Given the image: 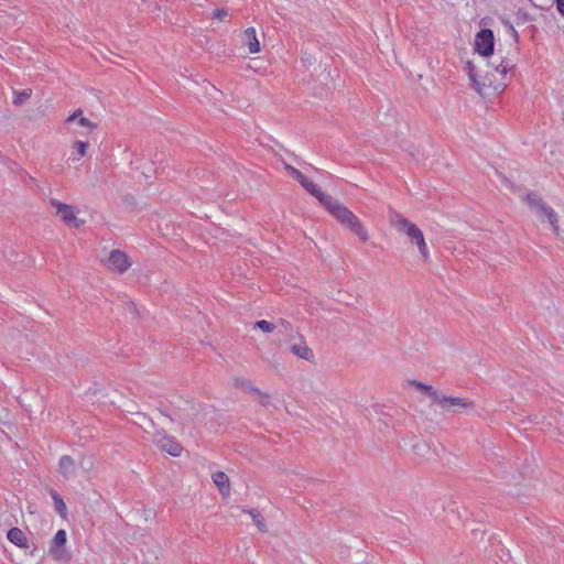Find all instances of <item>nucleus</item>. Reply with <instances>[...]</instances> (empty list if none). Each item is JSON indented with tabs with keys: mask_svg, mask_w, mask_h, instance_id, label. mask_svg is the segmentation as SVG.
Returning a JSON list of instances; mask_svg holds the SVG:
<instances>
[{
	"mask_svg": "<svg viewBox=\"0 0 564 564\" xmlns=\"http://www.w3.org/2000/svg\"><path fill=\"white\" fill-rule=\"evenodd\" d=\"M557 11L564 17V0H555Z\"/></svg>",
	"mask_w": 564,
	"mask_h": 564,
	"instance_id": "nucleus-27",
	"label": "nucleus"
},
{
	"mask_svg": "<svg viewBox=\"0 0 564 564\" xmlns=\"http://www.w3.org/2000/svg\"><path fill=\"white\" fill-rule=\"evenodd\" d=\"M228 15V11L226 9H217L213 13V18L219 21H223Z\"/></svg>",
	"mask_w": 564,
	"mask_h": 564,
	"instance_id": "nucleus-25",
	"label": "nucleus"
},
{
	"mask_svg": "<svg viewBox=\"0 0 564 564\" xmlns=\"http://www.w3.org/2000/svg\"><path fill=\"white\" fill-rule=\"evenodd\" d=\"M66 541H67V535H66V531L65 530H58L52 542H51V546H50V553L52 554V556L56 560H61L64 555V552L62 550V547L66 544Z\"/></svg>",
	"mask_w": 564,
	"mask_h": 564,
	"instance_id": "nucleus-10",
	"label": "nucleus"
},
{
	"mask_svg": "<svg viewBox=\"0 0 564 564\" xmlns=\"http://www.w3.org/2000/svg\"><path fill=\"white\" fill-rule=\"evenodd\" d=\"M511 67L512 65L509 63L501 62L499 65L495 66L492 70L488 69L485 75L481 76L471 62L468 61L465 64V70L468 74L471 86L480 95H485L488 88H492L496 91L502 90L505 87L502 79Z\"/></svg>",
	"mask_w": 564,
	"mask_h": 564,
	"instance_id": "nucleus-2",
	"label": "nucleus"
},
{
	"mask_svg": "<svg viewBox=\"0 0 564 564\" xmlns=\"http://www.w3.org/2000/svg\"><path fill=\"white\" fill-rule=\"evenodd\" d=\"M8 540L14 545L23 549H28L26 538L23 531L19 528H12L7 534Z\"/></svg>",
	"mask_w": 564,
	"mask_h": 564,
	"instance_id": "nucleus-17",
	"label": "nucleus"
},
{
	"mask_svg": "<svg viewBox=\"0 0 564 564\" xmlns=\"http://www.w3.org/2000/svg\"><path fill=\"white\" fill-rule=\"evenodd\" d=\"M524 199L532 210L538 209L539 205L543 203L542 199L536 197L534 194H528Z\"/></svg>",
	"mask_w": 564,
	"mask_h": 564,
	"instance_id": "nucleus-23",
	"label": "nucleus"
},
{
	"mask_svg": "<svg viewBox=\"0 0 564 564\" xmlns=\"http://www.w3.org/2000/svg\"><path fill=\"white\" fill-rule=\"evenodd\" d=\"M494 33L489 29L480 30L475 37V51L481 56H489L494 53Z\"/></svg>",
	"mask_w": 564,
	"mask_h": 564,
	"instance_id": "nucleus-8",
	"label": "nucleus"
},
{
	"mask_svg": "<svg viewBox=\"0 0 564 564\" xmlns=\"http://www.w3.org/2000/svg\"><path fill=\"white\" fill-rule=\"evenodd\" d=\"M154 442L160 449L169 453L172 456L177 457L182 453V446L176 441L163 435L162 433L154 435Z\"/></svg>",
	"mask_w": 564,
	"mask_h": 564,
	"instance_id": "nucleus-9",
	"label": "nucleus"
},
{
	"mask_svg": "<svg viewBox=\"0 0 564 564\" xmlns=\"http://www.w3.org/2000/svg\"><path fill=\"white\" fill-rule=\"evenodd\" d=\"M51 496L54 501L55 510L57 511V513L61 517L65 518L66 512H67V507H66L63 498L56 491H52Z\"/></svg>",
	"mask_w": 564,
	"mask_h": 564,
	"instance_id": "nucleus-18",
	"label": "nucleus"
},
{
	"mask_svg": "<svg viewBox=\"0 0 564 564\" xmlns=\"http://www.w3.org/2000/svg\"><path fill=\"white\" fill-rule=\"evenodd\" d=\"M243 44L248 47L249 53L256 54L261 50L260 42L257 37V32L254 28H248L243 31Z\"/></svg>",
	"mask_w": 564,
	"mask_h": 564,
	"instance_id": "nucleus-13",
	"label": "nucleus"
},
{
	"mask_svg": "<svg viewBox=\"0 0 564 564\" xmlns=\"http://www.w3.org/2000/svg\"><path fill=\"white\" fill-rule=\"evenodd\" d=\"M391 225L397 231L404 234L413 245L419 249L422 259L425 261L429 258V248L425 242L422 230L409 219L403 216L395 214L391 217Z\"/></svg>",
	"mask_w": 564,
	"mask_h": 564,
	"instance_id": "nucleus-3",
	"label": "nucleus"
},
{
	"mask_svg": "<svg viewBox=\"0 0 564 564\" xmlns=\"http://www.w3.org/2000/svg\"><path fill=\"white\" fill-rule=\"evenodd\" d=\"M106 264L111 271L117 273H124L131 268L132 261L126 252L121 250H112L107 259Z\"/></svg>",
	"mask_w": 564,
	"mask_h": 564,
	"instance_id": "nucleus-7",
	"label": "nucleus"
},
{
	"mask_svg": "<svg viewBox=\"0 0 564 564\" xmlns=\"http://www.w3.org/2000/svg\"><path fill=\"white\" fill-rule=\"evenodd\" d=\"M254 326L265 333H272L275 329L274 324L264 319L258 321Z\"/></svg>",
	"mask_w": 564,
	"mask_h": 564,
	"instance_id": "nucleus-24",
	"label": "nucleus"
},
{
	"mask_svg": "<svg viewBox=\"0 0 564 564\" xmlns=\"http://www.w3.org/2000/svg\"><path fill=\"white\" fill-rule=\"evenodd\" d=\"M280 326L283 328L285 333L292 332V325L285 319L280 321Z\"/></svg>",
	"mask_w": 564,
	"mask_h": 564,
	"instance_id": "nucleus-26",
	"label": "nucleus"
},
{
	"mask_svg": "<svg viewBox=\"0 0 564 564\" xmlns=\"http://www.w3.org/2000/svg\"><path fill=\"white\" fill-rule=\"evenodd\" d=\"M433 402L446 411H451L452 409L469 410L475 408V402L470 399L446 397L441 392H433Z\"/></svg>",
	"mask_w": 564,
	"mask_h": 564,
	"instance_id": "nucleus-5",
	"label": "nucleus"
},
{
	"mask_svg": "<svg viewBox=\"0 0 564 564\" xmlns=\"http://www.w3.org/2000/svg\"><path fill=\"white\" fill-rule=\"evenodd\" d=\"M290 350L293 355L301 359L311 361L314 358L313 350L305 345L304 340L300 338V343H294L290 346Z\"/></svg>",
	"mask_w": 564,
	"mask_h": 564,
	"instance_id": "nucleus-16",
	"label": "nucleus"
},
{
	"mask_svg": "<svg viewBox=\"0 0 564 564\" xmlns=\"http://www.w3.org/2000/svg\"><path fill=\"white\" fill-rule=\"evenodd\" d=\"M51 205L55 208L57 217L68 226L78 228L84 224V220L77 218L73 206L59 203L56 199H52Z\"/></svg>",
	"mask_w": 564,
	"mask_h": 564,
	"instance_id": "nucleus-6",
	"label": "nucleus"
},
{
	"mask_svg": "<svg viewBox=\"0 0 564 564\" xmlns=\"http://www.w3.org/2000/svg\"><path fill=\"white\" fill-rule=\"evenodd\" d=\"M58 471L64 478L70 479L77 474V464L70 456H62L58 463Z\"/></svg>",
	"mask_w": 564,
	"mask_h": 564,
	"instance_id": "nucleus-11",
	"label": "nucleus"
},
{
	"mask_svg": "<svg viewBox=\"0 0 564 564\" xmlns=\"http://www.w3.org/2000/svg\"><path fill=\"white\" fill-rule=\"evenodd\" d=\"M409 383L412 387L426 392L432 400H433V392H437L436 390L433 389L432 386H427V384L416 381V380H411V381H409Z\"/></svg>",
	"mask_w": 564,
	"mask_h": 564,
	"instance_id": "nucleus-21",
	"label": "nucleus"
},
{
	"mask_svg": "<svg viewBox=\"0 0 564 564\" xmlns=\"http://www.w3.org/2000/svg\"><path fill=\"white\" fill-rule=\"evenodd\" d=\"M89 142L83 140H75L70 145V154L68 161L76 163L80 161L87 153Z\"/></svg>",
	"mask_w": 564,
	"mask_h": 564,
	"instance_id": "nucleus-14",
	"label": "nucleus"
},
{
	"mask_svg": "<svg viewBox=\"0 0 564 564\" xmlns=\"http://www.w3.org/2000/svg\"><path fill=\"white\" fill-rule=\"evenodd\" d=\"M80 468L84 473H89L94 468V459L93 457H82L78 463L77 468Z\"/></svg>",
	"mask_w": 564,
	"mask_h": 564,
	"instance_id": "nucleus-22",
	"label": "nucleus"
},
{
	"mask_svg": "<svg viewBox=\"0 0 564 564\" xmlns=\"http://www.w3.org/2000/svg\"><path fill=\"white\" fill-rule=\"evenodd\" d=\"M538 216H544L547 221L550 223V225L552 226L554 232L556 235H560V227H558V219H557V215L555 213V210L547 206L545 203H542L541 205H539V208L534 210Z\"/></svg>",
	"mask_w": 564,
	"mask_h": 564,
	"instance_id": "nucleus-12",
	"label": "nucleus"
},
{
	"mask_svg": "<svg viewBox=\"0 0 564 564\" xmlns=\"http://www.w3.org/2000/svg\"><path fill=\"white\" fill-rule=\"evenodd\" d=\"M289 174L296 180L310 194L315 196L321 204L344 226L354 232L361 242L369 240V235L359 218L340 202L333 198L330 195L323 193L317 185L310 181L297 169L285 165Z\"/></svg>",
	"mask_w": 564,
	"mask_h": 564,
	"instance_id": "nucleus-1",
	"label": "nucleus"
},
{
	"mask_svg": "<svg viewBox=\"0 0 564 564\" xmlns=\"http://www.w3.org/2000/svg\"><path fill=\"white\" fill-rule=\"evenodd\" d=\"M13 95H14L13 104L17 106H20V105L24 104L31 97L32 90L31 89H24L21 91L14 90Z\"/></svg>",
	"mask_w": 564,
	"mask_h": 564,
	"instance_id": "nucleus-20",
	"label": "nucleus"
},
{
	"mask_svg": "<svg viewBox=\"0 0 564 564\" xmlns=\"http://www.w3.org/2000/svg\"><path fill=\"white\" fill-rule=\"evenodd\" d=\"M248 513L250 514V517L253 521V524L259 529V531H261V532L268 531L264 520L258 510H249Z\"/></svg>",
	"mask_w": 564,
	"mask_h": 564,
	"instance_id": "nucleus-19",
	"label": "nucleus"
},
{
	"mask_svg": "<svg viewBox=\"0 0 564 564\" xmlns=\"http://www.w3.org/2000/svg\"><path fill=\"white\" fill-rule=\"evenodd\" d=\"M212 479L223 496L226 497L230 495L231 488L229 477L224 471L214 473L212 475Z\"/></svg>",
	"mask_w": 564,
	"mask_h": 564,
	"instance_id": "nucleus-15",
	"label": "nucleus"
},
{
	"mask_svg": "<svg viewBox=\"0 0 564 564\" xmlns=\"http://www.w3.org/2000/svg\"><path fill=\"white\" fill-rule=\"evenodd\" d=\"M64 127L67 133L88 135L97 128V123L85 117L83 110L77 109L65 119Z\"/></svg>",
	"mask_w": 564,
	"mask_h": 564,
	"instance_id": "nucleus-4",
	"label": "nucleus"
}]
</instances>
